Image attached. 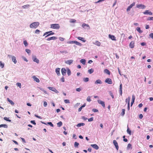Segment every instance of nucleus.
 I'll list each match as a JSON object with an SVG mask.
<instances>
[{"instance_id": "nucleus-1", "label": "nucleus", "mask_w": 153, "mask_h": 153, "mask_svg": "<svg viewBox=\"0 0 153 153\" xmlns=\"http://www.w3.org/2000/svg\"><path fill=\"white\" fill-rule=\"evenodd\" d=\"M39 23L38 22H35L31 23L30 25V27L31 28H36L39 25Z\"/></svg>"}, {"instance_id": "nucleus-2", "label": "nucleus", "mask_w": 153, "mask_h": 153, "mask_svg": "<svg viewBox=\"0 0 153 153\" xmlns=\"http://www.w3.org/2000/svg\"><path fill=\"white\" fill-rule=\"evenodd\" d=\"M60 27V26L58 24H52L51 25V28L53 29H58Z\"/></svg>"}, {"instance_id": "nucleus-3", "label": "nucleus", "mask_w": 153, "mask_h": 153, "mask_svg": "<svg viewBox=\"0 0 153 153\" xmlns=\"http://www.w3.org/2000/svg\"><path fill=\"white\" fill-rule=\"evenodd\" d=\"M135 5V3L134 2L132 4H131L127 8V11H129Z\"/></svg>"}, {"instance_id": "nucleus-4", "label": "nucleus", "mask_w": 153, "mask_h": 153, "mask_svg": "<svg viewBox=\"0 0 153 153\" xmlns=\"http://www.w3.org/2000/svg\"><path fill=\"white\" fill-rule=\"evenodd\" d=\"M105 82L109 84H111L112 83L111 79L109 78H106L105 80Z\"/></svg>"}, {"instance_id": "nucleus-5", "label": "nucleus", "mask_w": 153, "mask_h": 153, "mask_svg": "<svg viewBox=\"0 0 153 153\" xmlns=\"http://www.w3.org/2000/svg\"><path fill=\"white\" fill-rule=\"evenodd\" d=\"M48 88L49 90L55 92L56 93H59V91L54 88L48 87Z\"/></svg>"}, {"instance_id": "nucleus-6", "label": "nucleus", "mask_w": 153, "mask_h": 153, "mask_svg": "<svg viewBox=\"0 0 153 153\" xmlns=\"http://www.w3.org/2000/svg\"><path fill=\"white\" fill-rule=\"evenodd\" d=\"M113 143L114 146H115L117 150H118L119 149V146L116 140H114L113 141Z\"/></svg>"}, {"instance_id": "nucleus-7", "label": "nucleus", "mask_w": 153, "mask_h": 153, "mask_svg": "<svg viewBox=\"0 0 153 153\" xmlns=\"http://www.w3.org/2000/svg\"><path fill=\"white\" fill-rule=\"evenodd\" d=\"M143 13L145 15L148 14L149 15H152V13L151 11H149L148 10H146L145 12H143Z\"/></svg>"}, {"instance_id": "nucleus-8", "label": "nucleus", "mask_w": 153, "mask_h": 153, "mask_svg": "<svg viewBox=\"0 0 153 153\" xmlns=\"http://www.w3.org/2000/svg\"><path fill=\"white\" fill-rule=\"evenodd\" d=\"M137 7L140 8H142V9H145L146 7V6L142 4H138L137 5Z\"/></svg>"}, {"instance_id": "nucleus-9", "label": "nucleus", "mask_w": 153, "mask_h": 153, "mask_svg": "<svg viewBox=\"0 0 153 153\" xmlns=\"http://www.w3.org/2000/svg\"><path fill=\"white\" fill-rule=\"evenodd\" d=\"M61 72L62 75L63 76H65L66 75V70L64 68H63L61 69Z\"/></svg>"}, {"instance_id": "nucleus-10", "label": "nucleus", "mask_w": 153, "mask_h": 153, "mask_svg": "<svg viewBox=\"0 0 153 153\" xmlns=\"http://www.w3.org/2000/svg\"><path fill=\"white\" fill-rule=\"evenodd\" d=\"M98 102L99 104H101L104 108L105 107V105L104 102L101 100H98Z\"/></svg>"}, {"instance_id": "nucleus-11", "label": "nucleus", "mask_w": 153, "mask_h": 153, "mask_svg": "<svg viewBox=\"0 0 153 153\" xmlns=\"http://www.w3.org/2000/svg\"><path fill=\"white\" fill-rule=\"evenodd\" d=\"M109 37L112 40L116 41V38L115 36L113 35H111L110 34H109L108 35Z\"/></svg>"}, {"instance_id": "nucleus-12", "label": "nucleus", "mask_w": 153, "mask_h": 153, "mask_svg": "<svg viewBox=\"0 0 153 153\" xmlns=\"http://www.w3.org/2000/svg\"><path fill=\"white\" fill-rule=\"evenodd\" d=\"M73 62V60H68L66 61H65V63L70 65Z\"/></svg>"}, {"instance_id": "nucleus-13", "label": "nucleus", "mask_w": 153, "mask_h": 153, "mask_svg": "<svg viewBox=\"0 0 153 153\" xmlns=\"http://www.w3.org/2000/svg\"><path fill=\"white\" fill-rule=\"evenodd\" d=\"M33 59L34 62H35L37 63H38L39 62V60L37 59L35 56H33Z\"/></svg>"}, {"instance_id": "nucleus-14", "label": "nucleus", "mask_w": 153, "mask_h": 153, "mask_svg": "<svg viewBox=\"0 0 153 153\" xmlns=\"http://www.w3.org/2000/svg\"><path fill=\"white\" fill-rule=\"evenodd\" d=\"M119 92L121 95V96L122 94V83H121L120 85Z\"/></svg>"}, {"instance_id": "nucleus-15", "label": "nucleus", "mask_w": 153, "mask_h": 153, "mask_svg": "<svg viewBox=\"0 0 153 153\" xmlns=\"http://www.w3.org/2000/svg\"><path fill=\"white\" fill-rule=\"evenodd\" d=\"M33 78V79L34 80L36 81L37 82H40L39 80V79L36 77V76H32Z\"/></svg>"}, {"instance_id": "nucleus-16", "label": "nucleus", "mask_w": 153, "mask_h": 153, "mask_svg": "<svg viewBox=\"0 0 153 153\" xmlns=\"http://www.w3.org/2000/svg\"><path fill=\"white\" fill-rule=\"evenodd\" d=\"M134 46V41H131L129 44V47L131 48H133Z\"/></svg>"}, {"instance_id": "nucleus-17", "label": "nucleus", "mask_w": 153, "mask_h": 153, "mask_svg": "<svg viewBox=\"0 0 153 153\" xmlns=\"http://www.w3.org/2000/svg\"><path fill=\"white\" fill-rule=\"evenodd\" d=\"M91 146H92L93 148H94V149H95L97 150L98 149H99L98 146L97 145H96V144H91Z\"/></svg>"}, {"instance_id": "nucleus-18", "label": "nucleus", "mask_w": 153, "mask_h": 153, "mask_svg": "<svg viewBox=\"0 0 153 153\" xmlns=\"http://www.w3.org/2000/svg\"><path fill=\"white\" fill-rule=\"evenodd\" d=\"M60 69L59 68H57L56 69L55 71L58 76L60 75Z\"/></svg>"}, {"instance_id": "nucleus-19", "label": "nucleus", "mask_w": 153, "mask_h": 153, "mask_svg": "<svg viewBox=\"0 0 153 153\" xmlns=\"http://www.w3.org/2000/svg\"><path fill=\"white\" fill-rule=\"evenodd\" d=\"M57 39V38L55 36H53L52 37L48 38L47 39V40L50 41L51 40H55Z\"/></svg>"}, {"instance_id": "nucleus-20", "label": "nucleus", "mask_w": 153, "mask_h": 153, "mask_svg": "<svg viewBox=\"0 0 153 153\" xmlns=\"http://www.w3.org/2000/svg\"><path fill=\"white\" fill-rule=\"evenodd\" d=\"M94 44L98 46H100L101 45V43L98 41H96Z\"/></svg>"}, {"instance_id": "nucleus-21", "label": "nucleus", "mask_w": 153, "mask_h": 153, "mask_svg": "<svg viewBox=\"0 0 153 153\" xmlns=\"http://www.w3.org/2000/svg\"><path fill=\"white\" fill-rule=\"evenodd\" d=\"M12 61L15 64H16L17 62V61L16 59V58L14 56H12Z\"/></svg>"}, {"instance_id": "nucleus-22", "label": "nucleus", "mask_w": 153, "mask_h": 153, "mask_svg": "<svg viewBox=\"0 0 153 153\" xmlns=\"http://www.w3.org/2000/svg\"><path fill=\"white\" fill-rule=\"evenodd\" d=\"M77 39L80 40L82 41V42H85L86 41V40L84 38H82L81 37H78Z\"/></svg>"}, {"instance_id": "nucleus-23", "label": "nucleus", "mask_w": 153, "mask_h": 153, "mask_svg": "<svg viewBox=\"0 0 153 153\" xmlns=\"http://www.w3.org/2000/svg\"><path fill=\"white\" fill-rule=\"evenodd\" d=\"M104 72L106 74H107L108 75L110 74V71L107 69H105L104 70Z\"/></svg>"}, {"instance_id": "nucleus-24", "label": "nucleus", "mask_w": 153, "mask_h": 153, "mask_svg": "<svg viewBox=\"0 0 153 153\" xmlns=\"http://www.w3.org/2000/svg\"><path fill=\"white\" fill-rule=\"evenodd\" d=\"M80 62L83 65H85V64L86 60L85 59H82L80 60Z\"/></svg>"}, {"instance_id": "nucleus-25", "label": "nucleus", "mask_w": 153, "mask_h": 153, "mask_svg": "<svg viewBox=\"0 0 153 153\" xmlns=\"http://www.w3.org/2000/svg\"><path fill=\"white\" fill-rule=\"evenodd\" d=\"M82 27L83 28H85V27H88L89 28H90V27L88 25L86 24L85 23H83L82 25Z\"/></svg>"}, {"instance_id": "nucleus-26", "label": "nucleus", "mask_w": 153, "mask_h": 153, "mask_svg": "<svg viewBox=\"0 0 153 153\" xmlns=\"http://www.w3.org/2000/svg\"><path fill=\"white\" fill-rule=\"evenodd\" d=\"M7 101L12 105H13L14 104V103L11 100H10L9 98H7Z\"/></svg>"}, {"instance_id": "nucleus-27", "label": "nucleus", "mask_w": 153, "mask_h": 153, "mask_svg": "<svg viewBox=\"0 0 153 153\" xmlns=\"http://www.w3.org/2000/svg\"><path fill=\"white\" fill-rule=\"evenodd\" d=\"M95 84H101L102 83L101 80L100 79L97 80L95 82Z\"/></svg>"}, {"instance_id": "nucleus-28", "label": "nucleus", "mask_w": 153, "mask_h": 153, "mask_svg": "<svg viewBox=\"0 0 153 153\" xmlns=\"http://www.w3.org/2000/svg\"><path fill=\"white\" fill-rule=\"evenodd\" d=\"M30 5L29 4H26L22 6V7L24 9H27L29 7Z\"/></svg>"}, {"instance_id": "nucleus-29", "label": "nucleus", "mask_w": 153, "mask_h": 153, "mask_svg": "<svg viewBox=\"0 0 153 153\" xmlns=\"http://www.w3.org/2000/svg\"><path fill=\"white\" fill-rule=\"evenodd\" d=\"M85 124L84 123H79L77 124V126L78 127H80L81 126H84L85 125Z\"/></svg>"}, {"instance_id": "nucleus-30", "label": "nucleus", "mask_w": 153, "mask_h": 153, "mask_svg": "<svg viewBox=\"0 0 153 153\" xmlns=\"http://www.w3.org/2000/svg\"><path fill=\"white\" fill-rule=\"evenodd\" d=\"M130 97H128L127 98L126 100V103H127L128 104V102L129 103V104H130Z\"/></svg>"}, {"instance_id": "nucleus-31", "label": "nucleus", "mask_w": 153, "mask_h": 153, "mask_svg": "<svg viewBox=\"0 0 153 153\" xmlns=\"http://www.w3.org/2000/svg\"><path fill=\"white\" fill-rule=\"evenodd\" d=\"M4 127L7 128V126L6 124H1L0 125V128Z\"/></svg>"}, {"instance_id": "nucleus-32", "label": "nucleus", "mask_w": 153, "mask_h": 153, "mask_svg": "<svg viewBox=\"0 0 153 153\" xmlns=\"http://www.w3.org/2000/svg\"><path fill=\"white\" fill-rule=\"evenodd\" d=\"M137 30L140 33H141L143 32V31L141 30L140 28L139 27H137Z\"/></svg>"}, {"instance_id": "nucleus-33", "label": "nucleus", "mask_w": 153, "mask_h": 153, "mask_svg": "<svg viewBox=\"0 0 153 153\" xmlns=\"http://www.w3.org/2000/svg\"><path fill=\"white\" fill-rule=\"evenodd\" d=\"M74 43H75L76 45H79V46L81 45V43H80L79 42H78L76 41H74Z\"/></svg>"}, {"instance_id": "nucleus-34", "label": "nucleus", "mask_w": 153, "mask_h": 153, "mask_svg": "<svg viewBox=\"0 0 153 153\" xmlns=\"http://www.w3.org/2000/svg\"><path fill=\"white\" fill-rule=\"evenodd\" d=\"M76 21L75 19H71L70 22L71 23H74L76 22Z\"/></svg>"}, {"instance_id": "nucleus-35", "label": "nucleus", "mask_w": 153, "mask_h": 153, "mask_svg": "<svg viewBox=\"0 0 153 153\" xmlns=\"http://www.w3.org/2000/svg\"><path fill=\"white\" fill-rule=\"evenodd\" d=\"M62 122L61 121L59 122V123H57V126L59 127H61L62 125Z\"/></svg>"}, {"instance_id": "nucleus-36", "label": "nucleus", "mask_w": 153, "mask_h": 153, "mask_svg": "<svg viewBox=\"0 0 153 153\" xmlns=\"http://www.w3.org/2000/svg\"><path fill=\"white\" fill-rule=\"evenodd\" d=\"M94 71V70L93 69L91 68L88 70V72L89 74H91L93 73Z\"/></svg>"}, {"instance_id": "nucleus-37", "label": "nucleus", "mask_w": 153, "mask_h": 153, "mask_svg": "<svg viewBox=\"0 0 153 153\" xmlns=\"http://www.w3.org/2000/svg\"><path fill=\"white\" fill-rule=\"evenodd\" d=\"M128 128L127 130V132L129 134L131 135V131L130 129H129L128 127Z\"/></svg>"}, {"instance_id": "nucleus-38", "label": "nucleus", "mask_w": 153, "mask_h": 153, "mask_svg": "<svg viewBox=\"0 0 153 153\" xmlns=\"http://www.w3.org/2000/svg\"><path fill=\"white\" fill-rule=\"evenodd\" d=\"M127 148V149H132V147L130 143H128V145Z\"/></svg>"}, {"instance_id": "nucleus-39", "label": "nucleus", "mask_w": 153, "mask_h": 153, "mask_svg": "<svg viewBox=\"0 0 153 153\" xmlns=\"http://www.w3.org/2000/svg\"><path fill=\"white\" fill-rule=\"evenodd\" d=\"M0 66L2 68H3L4 67V64L2 63L1 61H0Z\"/></svg>"}, {"instance_id": "nucleus-40", "label": "nucleus", "mask_w": 153, "mask_h": 153, "mask_svg": "<svg viewBox=\"0 0 153 153\" xmlns=\"http://www.w3.org/2000/svg\"><path fill=\"white\" fill-rule=\"evenodd\" d=\"M125 109H122V112L121 113V115L122 116H124V114H125Z\"/></svg>"}, {"instance_id": "nucleus-41", "label": "nucleus", "mask_w": 153, "mask_h": 153, "mask_svg": "<svg viewBox=\"0 0 153 153\" xmlns=\"http://www.w3.org/2000/svg\"><path fill=\"white\" fill-rule=\"evenodd\" d=\"M4 120H6L7 121H9L10 122H11V120H9V118L8 117H4Z\"/></svg>"}, {"instance_id": "nucleus-42", "label": "nucleus", "mask_w": 153, "mask_h": 153, "mask_svg": "<svg viewBox=\"0 0 153 153\" xmlns=\"http://www.w3.org/2000/svg\"><path fill=\"white\" fill-rule=\"evenodd\" d=\"M83 80L85 82H87L89 81V78L88 77L85 78L83 79Z\"/></svg>"}, {"instance_id": "nucleus-43", "label": "nucleus", "mask_w": 153, "mask_h": 153, "mask_svg": "<svg viewBox=\"0 0 153 153\" xmlns=\"http://www.w3.org/2000/svg\"><path fill=\"white\" fill-rule=\"evenodd\" d=\"M24 44L25 47L27 46L28 45V43L26 40H25L23 42Z\"/></svg>"}, {"instance_id": "nucleus-44", "label": "nucleus", "mask_w": 153, "mask_h": 153, "mask_svg": "<svg viewBox=\"0 0 153 153\" xmlns=\"http://www.w3.org/2000/svg\"><path fill=\"white\" fill-rule=\"evenodd\" d=\"M64 102L65 103H69L70 102L69 100L68 99L65 100Z\"/></svg>"}, {"instance_id": "nucleus-45", "label": "nucleus", "mask_w": 153, "mask_h": 153, "mask_svg": "<svg viewBox=\"0 0 153 153\" xmlns=\"http://www.w3.org/2000/svg\"><path fill=\"white\" fill-rule=\"evenodd\" d=\"M79 145V143L76 142L74 143V145L75 147H77Z\"/></svg>"}, {"instance_id": "nucleus-46", "label": "nucleus", "mask_w": 153, "mask_h": 153, "mask_svg": "<svg viewBox=\"0 0 153 153\" xmlns=\"http://www.w3.org/2000/svg\"><path fill=\"white\" fill-rule=\"evenodd\" d=\"M54 34V32H51L50 33H49V34H48V35H47V36H45V37H46L50 35H53Z\"/></svg>"}, {"instance_id": "nucleus-47", "label": "nucleus", "mask_w": 153, "mask_h": 153, "mask_svg": "<svg viewBox=\"0 0 153 153\" xmlns=\"http://www.w3.org/2000/svg\"><path fill=\"white\" fill-rule=\"evenodd\" d=\"M52 31H50L48 32H47L45 33L43 35V36H44L46 35H48V34H49Z\"/></svg>"}, {"instance_id": "nucleus-48", "label": "nucleus", "mask_w": 153, "mask_h": 153, "mask_svg": "<svg viewBox=\"0 0 153 153\" xmlns=\"http://www.w3.org/2000/svg\"><path fill=\"white\" fill-rule=\"evenodd\" d=\"M16 85L19 87L20 88H21V84L20 83H16Z\"/></svg>"}, {"instance_id": "nucleus-49", "label": "nucleus", "mask_w": 153, "mask_h": 153, "mask_svg": "<svg viewBox=\"0 0 153 153\" xmlns=\"http://www.w3.org/2000/svg\"><path fill=\"white\" fill-rule=\"evenodd\" d=\"M87 100L88 102H90L91 101V100L90 98V97L88 96L87 97Z\"/></svg>"}, {"instance_id": "nucleus-50", "label": "nucleus", "mask_w": 153, "mask_h": 153, "mask_svg": "<svg viewBox=\"0 0 153 153\" xmlns=\"http://www.w3.org/2000/svg\"><path fill=\"white\" fill-rule=\"evenodd\" d=\"M135 99V96H134V95H133L132 96V101L134 102Z\"/></svg>"}, {"instance_id": "nucleus-51", "label": "nucleus", "mask_w": 153, "mask_h": 153, "mask_svg": "<svg viewBox=\"0 0 153 153\" xmlns=\"http://www.w3.org/2000/svg\"><path fill=\"white\" fill-rule=\"evenodd\" d=\"M147 20H153V17H149L147 19Z\"/></svg>"}, {"instance_id": "nucleus-52", "label": "nucleus", "mask_w": 153, "mask_h": 153, "mask_svg": "<svg viewBox=\"0 0 153 153\" xmlns=\"http://www.w3.org/2000/svg\"><path fill=\"white\" fill-rule=\"evenodd\" d=\"M94 118L93 117L90 118L88 119V121L89 122H91L93 120Z\"/></svg>"}, {"instance_id": "nucleus-53", "label": "nucleus", "mask_w": 153, "mask_h": 153, "mask_svg": "<svg viewBox=\"0 0 153 153\" xmlns=\"http://www.w3.org/2000/svg\"><path fill=\"white\" fill-rule=\"evenodd\" d=\"M40 31L39 30L37 29L35 31V33H39Z\"/></svg>"}, {"instance_id": "nucleus-54", "label": "nucleus", "mask_w": 153, "mask_h": 153, "mask_svg": "<svg viewBox=\"0 0 153 153\" xmlns=\"http://www.w3.org/2000/svg\"><path fill=\"white\" fill-rule=\"evenodd\" d=\"M25 51L27 52L28 53H30V50L28 49H26L25 50Z\"/></svg>"}, {"instance_id": "nucleus-55", "label": "nucleus", "mask_w": 153, "mask_h": 153, "mask_svg": "<svg viewBox=\"0 0 153 153\" xmlns=\"http://www.w3.org/2000/svg\"><path fill=\"white\" fill-rule=\"evenodd\" d=\"M48 123L51 126L53 127V125L52 123L51 122H48Z\"/></svg>"}, {"instance_id": "nucleus-56", "label": "nucleus", "mask_w": 153, "mask_h": 153, "mask_svg": "<svg viewBox=\"0 0 153 153\" xmlns=\"http://www.w3.org/2000/svg\"><path fill=\"white\" fill-rule=\"evenodd\" d=\"M67 74L68 76L70 75L71 74V72L69 69L67 71Z\"/></svg>"}, {"instance_id": "nucleus-57", "label": "nucleus", "mask_w": 153, "mask_h": 153, "mask_svg": "<svg viewBox=\"0 0 153 153\" xmlns=\"http://www.w3.org/2000/svg\"><path fill=\"white\" fill-rule=\"evenodd\" d=\"M30 123L34 125H35L36 124L35 120H31L30 121Z\"/></svg>"}, {"instance_id": "nucleus-58", "label": "nucleus", "mask_w": 153, "mask_h": 153, "mask_svg": "<svg viewBox=\"0 0 153 153\" xmlns=\"http://www.w3.org/2000/svg\"><path fill=\"white\" fill-rule=\"evenodd\" d=\"M61 81L63 82H65V79H64V76H62L61 78Z\"/></svg>"}, {"instance_id": "nucleus-59", "label": "nucleus", "mask_w": 153, "mask_h": 153, "mask_svg": "<svg viewBox=\"0 0 153 153\" xmlns=\"http://www.w3.org/2000/svg\"><path fill=\"white\" fill-rule=\"evenodd\" d=\"M47 105V102L45 101L44 102V106L45 107H46Z\"/></svg>"}, {"instance_id": "nucleus-60", "label": "nucleus", "mask_w": 153, "mask_h": 153, "mask_svg": "<svg viewBox=\"0 0 153 153\" xmlns=\"http://www.w3.org/2000/svg\"><path fill=\"white\" fill-rule=\"evenodd\" d=\"M149 36L150 37L153 39V33H152L149 34Z\"/></svg>"}, {"instance_id": "nucleus-61", "label": "nucleus", "mask_w": 153, "mask_h": 153, "mask_svg": "<svg viewBox=\"0 0 153 153\" xmlns=\"http://www.w3.org/2000/svg\"><path fill=\"white\" fill-rule=\"evenodd\" d=\"M81 89L79 88H77L76 89V91H77L79 92L81 91Z\"/></svg>"}, {"instance_id": "nucleus-62", "label": "nucleus", "mask_w": 153, "mask_h": 153, "mask_svg": "<svg viewBox=\"0 0 153 153\" xmlns=\"http://www.w3.org/2000/svg\"><path fill=\"white\" fill-rule=\"evenodd\" d=\"M59 39H60V40L62 41L64 40V39L63 38L60 37L59 38Z\"/></svg>"}, {"instance_id": "nucleus-63", "label": "nucleus", "mask_w": 153, "mask_h": 153, "mask_svg": "<svg viewBox=\"0 0 153 153\" xmlns=\"http://www.w3.org/2000/svg\"><path fill=\"white\" fill-rule=\"evenodd\" d=\"M139 118L140 119H142L143 117V115L141 114L139 115Z\"/></svg>"}, {"instance_id": "nucleus-64", "label": "nucleus", "mask_w": 153, "mask_h": 153, "mask_svg": "<svg viewBox=\"0 0 153 153\" xmlns=\"http://www.w3.org/2000/svg\"><path fill=\"white\" fill-rule=\"evenodd\" d=\"M93 111L94 112H98V110L96 109H93Z\"/></svg>"}]
</instances>
